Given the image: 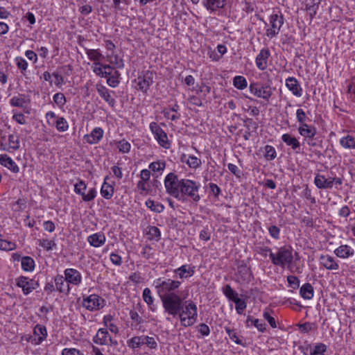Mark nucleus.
Listing matches in <instances>:
<instances>
[{
  "instance_id": "obj_1",
  "label": "nucleus",
  "mask_w": 355,
  "mask_h": 355,
  "mask_svg": "<svg viewBox=\"0 0 355 355\" xmlns=\"http://www.w3.org/2000/svg\"><path fill=\"white\" fill-rule=\"evenodd\" d=\"M166 192L178 200L184 201L190 198L197 202L200 200L199 189L201 187L199 182L187 178L179 179L174 173L167 174L164 180Z\"/></svg>"
},
{
  "instance_id": "obj_2",
  "label": "nucleus",
  "mask_w": 355,
  "mask_h": 355,
  "mask_svg": "<svg viewBox=\"0 0 355 355\" xmlns=\"http://www.w3.org/2000/svg\"><path fill=\"white\" fill-rule=\"evenodd\" d=\"M182 284L180 280L172 279L166 277H159L153 281V286L159 296L164 312L170 307L178 306L182 297L175 291Z\"/></svg>"
},
{
  "instance_id": "obj_3",
  "label": "nucleus",
  "mask_w": 355,
  "mask_h": 355,
  "mask_svg": "<svg viewBox=\"0 0 355 355\" xmlns=\"http://www.w3.org/2000/svg\"><path fill=\"white\" fill-rule=\"evenodd\" d=\"M164 313L167 315L166 320H171V316L178 318L183 327L193 326L198 320V307L196 302L189 300L184 301V298L180 299V303L178 306L170 307Z\"/></svg>"
},
{
  "instance_id": "obj_4",
  "label": "nucleus",
  "mask_w": 355,
  "mask_h": 355,
  "mask_svg": "<svg viewBox=\"0 0 355 355\" xmlns=\"http://www.w3.org/2000/svg\"><path fill=\"white\" fill-rule=\"evenodd\" d=\"M270 260L273 265L285 268L291 265L293 260V248L284 245L277 248V252L270 254Z\"/></svg>"
},
{
  "instance_id": "obj_5",
  "label": "nucleus",
  "mask_w": 355,
  "mask_h": 355,
  "mask_svg": "<svg viewBox=\"0 0 355 355\" xmlns=\"http://www.w3.org/2000/svg\"><path fill=\"white\" fill-rule=\"evenodd\" d=\"M266 35L269 38L276 37L284 25V17L281 12H273L268 18V24H266Z\"/></svg>"
},
{
  "instance_id": "obj_6",
  "label": "nucleus",
  "mask_w": 355,
  "mask_h": 355,
  "mask_svg": "<svg viewBox=\"0 0 355 355\" xmlns=\"http://www.w3.org/2000/svg\"><path fill=\"white\" fill-rule=\"evenodd\" d=\"M127 345L133 350L140 348L142 345H146L150 349H157L158 346L157 342L154 337L146 335L131 338L127 340Z\"/></svg>"
},
{
  "instance_id": "obj_7",
  "label": "nucleus",
  "mask_w": 355,
  "mask_h": 355,
  "mask_svg": "<svg viewBox=\"0 0 355 355\" xmlns=\"http://www.w3.org/2000/svg\"><path fill=\"white\" fill-rule=\"evenodd\" d=\"M151 133L158 144L165 149L171 147V142L166 132L156 122H151L149 125Z\"/></svg>"
},
{
  "instance_id": "obj_8",
  "label": "nucleus",
  "mask_w": 355,
  "mask_h": 355,
  "mask_svg": "<svg viewBox=\"0 0 355 355\" xmlns=\"http://www.w3.org/2000/svg\"><path fill=\"white\" fill-rule=\"evenodd\" d=\"M249 90L251 94L257 98H263L267 101H269L272 95L274 89L269 85H263L259 83H250Z\"/></svg>"
},
{
  "instance_id": "obj_9",
  "label": "nucleus",
  "mask_w": 355,
  "mask_h": 355,
  "mask_svg": "<svg viewBox=\"0 0 355 355\" xmlns=\"http://www.w3.org/2000/svg\"><path fill=\"white\" fill-rule=\"evenodd\" d=\"M45 117L48 125L55 127L58 132H64L69 129V125L67 119L56 115L54 112H46Z\"/></svg>"
},
{
  "instance_id": "obj_10",
  "label": "nucleus",
  "mask_w": 355,
  "mask_h": 355,
  "mask_svg": "<svg viewBox=\"0 0 355 355\" xmlns=\"http://www.w3.org/2000/svg\"><path fill=\"white\" fill-rule=\"evenodd\" d=\"M315 185L320 189H330L334 184L341 185L343 181L340 178H326L324 175L318 173L314 178Z\"/></svg>"
},
{
  "instance_id": "obj_11",
  "label": "nucleus",
  "mask_w": 355,
  "mask_h": 355,
  "mask_svg": "<svg viewBox=\"0 0 355 355\" xmlns=\"http://www.w3.org/2000/svg\"><path fill=\"white\" fill-rule=\"evenodd\" d=\"M87 185L83 180H78V182L74 184V192L82 196V199L85 202H89L94 200L97 194V191L95 188H92L89 190L86 194L85 191Z\"/></svg>"
},
{
  "instance_id": "obj_12",
  "label": "nucleus",
  "mask_w": 355,
  "mask_h": 355,
  "mask_svg": "<svg viewBox=\"0 0 355 355\" xmlns=\"http://www.w3.org/2000/svg\"><path fill=\"white\" fill-rule=\"evenodd\" d=\"M105 300L96 294H92L83 300V306L86 309L93 311L99 310L104 306Z\"/></svg>"
},
{
  "instance_id": "obj_13",
  "label": "nucleus",
  "mask_w": 355,
  "mask_h": 355,
  "mask_svg": "<svg viewBox=\"0 0 355 355\" xmlns=\"http://www.w3.org/2000/svg\"><path fill=\"white\" fill-rule=\"evenodd\" d=\"M16 284L22 289L24 295H28L39 286L37 282L26 277L21 276L16 279Z\"/></svg>"
},
{
  "instance_id": "obj_14",
  "label": "nucleus",
  "mask_w": 355,
  "mask_h": 355,
  "mask_svg": "<svg viewBox=\"0 0 355 355\" xmlns=\"http://www.w3.org/2000/svg\"><path fill=\"white\" fill-rule=\"evenodd\" d=\"M202 3L209 13L218 15L225 8L227 0H202Z\"/></svg>"
},
{
  "instance_id": "obj_15",
  "label": "nucleus",
  "mask_w": 355,
  "mask_h": 355,
  "mask_svg": "<svg viewBox=\"0 0 355 355\" xmlns=\"http://www.w3.org/2000/svg\"><path fill=\"white\" fill-rule=\"evenodd\" d=\"M153 83V73L150 71H146L137 79V84L139 89L144 93H147L150 87Z\"/></svg>"
},
{
  "instance_id": "obj_16",
  "label": "nucleus",
  "mask_w": 355,
  "mask_h": 355,
  "mask_svg": "<svg viewBox=\"0 0 355 355\" xmlns=\"http://www.w3.org/2000/svg\"><path fill=\"white\" fill-rule=\"evenodd\" d=\"M64 276L66 282L69 284L75 286H78L82 283L83 277L81 273L76 269L69 268L64 270Z\"/></svg>"
},
{
  "instance_id": "obj_17",
  "label": "nucleus",
  "mask_w": 355,
  "mask_h": 355,
  "mask_svg": "<svg viewBox=\"0 0 355 355\" xmlns=\"http://www.w3.org/2000/svg\"><path fill=\"white\" fill-rule=\"evenodd\" d=\"M286 88L296 97H301L303 94V89L299 81L295 77H288L285 80Z\"/></svg>"
},
{
  "instance_id": "obj_18",
  "label": "nucleus",
  "mask_w": 355,
  "mask_h": 355,
  "mask_svg": "<svg viewBox=\"0 0 355 355\" xmlns=\"http://www.w3.org/2000/svg\"><path fill=\"white\" fill-rule=\"evenodd\" d=\"M47 337L46 328L42 324H37L33 329V336L31 342L32 344L40 345Z\"/></svg>"
},
{
  "instance_id": "obj_19",
  "label": "nucleus",
  "mask_w": 355,
  "mask_h": 355,
  "mask_svg": "<svg viewBox=\"0 0 355 355\" xmlns=\"http://www.w3.org/2000/svg\"><path fill=\"white\" fill-rule=\"evenodd\" d=\"M270 56V52L268 49L263 48L261 49L255 58V64L257 67L263 71L268 67V59Z\"/></svg>"
},
{
  "instance_id": "obj_20",
  "label": "nucleus",
  "mask_w": 355,
  "mask_h": 355,
  "mask_svg": "<svg viewBox=\"0 0 355 355\" xmlns=\"http://www.w3.org/2000/svg\"><path fill=\"white\" fill-rule=\"evenodd\" d=\"M320 264L329 270L339 269L338 261L329 254H322L319 258Z\"/></svg>"
},
{
  "instance_id": "obj_21",
  "label": "nucleus",
  "mask_w": 355,
  "mask_h": 355,
  "mask_svg": "<svg viewBox=\"0 0 355 355\" xmlns=\"http://www.w3.org/2000/svg\"><path fill=\"white\" fill-rule=\"evenodd\" d=\"M96 91L98 95L111 107L115 105V99L112 96L111 94H114V91L109 90L103 85H96Z\"/></svg>"
},
{
  "instance_id": "obj_22",
  "label": "nucleus",
  "mask_w": 355,
  "mask_h": 355,
  "mask_svg": "<svg viewBox=\"0 0 355 355\" xmlns=\"http://www.w3.org/2000/svg\"><path fill=\"white\" fill-rule=\"evenodd\" d=\"M237 278L239 282H249L252 278V273L250 269L248 266L241 261L238 266Z\"/></svg>"
},
{
  "instance_id": "obj_23",
  "label": "nucleus",
  "mask_w": 355,
  "mask_h": 355,
  "mask_svg": "<svg viewBox=\"0 0 355 355\" xmlns=\"http://www.w3.org/2000/svg\"><path fill=\"white\" fill-rule=\"evenodd\" d=\"M104 131L100 127L94 128L89 134L84 136L85 140L89 144H96L102 139Z\"/></svg>"
},
{
  "instance_id": "obj_24",
  "label": "nucleus",
  "mask_w": 355,
  "mask_h": 355,
  "mask_svg": "<svg viewBox=\"0 0 355 355\" xmlns=\"http://www.w3.org/2000/svg\"><path fill=\"white\" fill-rule=\"evenodd\" d=\"M87 241L94 248H100L106 242V236L102 232L92 234L87 236Z\"/></svg>"
},
{
  "instance_id": "obj_25",
  "label": "nucleus",
  "mask_w": 355,
  "mask_h": 355,
  "mask_svg": "<svg viewBox=\"0 0 355 355\" xmlns=\"http://www.w3.org/2000/svg\"><path fill=\"white\" fill-rule=\"evenodd\" d=\"M297 130L299 134L303 137L304 140H307V139H313L317 133L316 128L307 123L299 125Z\"/></svg>"
},
{
  "instance_id": "obj_26",
  "label": "nucleus",
  "mask_w": 355,
  "mask_h": 355,
  "mask_svg": "<svg viewBox=\"0 0 355 355\" xmlns=\"http://www.w3.org/2000/svg\"><path fill=\"white\" fill-rule=\"evenodd\" d=\"M94 342L98 345H107L112 343V338L105 329H99L93 339Z\"/></svg>"
},
{
  "instance_id": "obj_27",
  "label": "nucleus",
  "mask_w": 355,
  "mask_h": 355,
  "mask_svg": "<svg viewBox=\"0 0 355 355\" xmlns=\"http://www.w3.org/2000/svg\"><path fill=\"white\" fill-rule=\"evenodd\" d=\"M193 268L194 267L191 266L190 265L184 264L175 269L173 272L180 279H187L194 275L195 271Z\"/></svg>"
},
{
  "instance_id": "obj_28",
  "label": "nucleus",
  "mask_w": 355,
  "mask_h": 355,
  "mask_svg": "<svg viewBox=\"0 0 355 355\" xmlns=\"http://www.w3.org/2000/svg\"><path fill=\"white\" fill-rule=\"evenodd\" d=\"M0 164L12 173H17L19 171V168L16 162L6 154L0 155Z\"/></svg>"
},
{
  "instance_id": "obj_29",
  "label": "nucleus",
  "mask_w": 355,
  "mask_h": 355,
  "mask_svg": "<svg viewBox=\"0 0 355 355\" xmlns=\"http://www.w3.org/2000/svg\"><path fill=\"white\" fill-rule=\"evenodd\" d=\"M110 179L109 176H106L104 179V182L101 188V196L107 199H111L114 193V182L110 184L107 180Z\"/></svg>"
},
{
  "instance_id": "obj_30",
  "label": "nucleus",
  "mask_w": 355,
  "mask_h": 355,
  "mask_svg": "<svg viewBox=\"0 0 355 355\" xmlns=\"http://www.w3.org/2000/svg\"><path fill=\"white\" fill-rule=\"evenodd\" d=\"M55 286L57 291L60 293L69 294L71 291V288L66 282L64 276L62 275H57L54 278Z\"/></svg>"
},
{
  "instance_id": "obj_31",
  "label": "nucleus",
  "mask_w": 355,
  "mask_h": 355,
  "mask_svg": "<svg viewBox=\"0 0 355 355\" xmlns=\"http://www.w3.org/2000/svg\"><path fill=\"white\" fill-rule=\"evenodd\" d=\"M334 253L340 259H347L354 254V249L348 245H340L336 248Z\"/></svg>"
},
{
  "instance_id": "obj_32",
  "label": "nucleus",
  "mask_w": 355,
  "mask_h": 355,
  "mask_svg": "<svg viewBox=\"0 0 355 355\" xmlns=\"http://www.w3.org/2000/svg\"><path fill=\"white\" fill-rule=\"evenodd\" d=\"M282 140L294 151L299 153L300 143L297 138L288 133H285L282 135Z\"/></svg>"
},
{
  "instance_id": "obj_33",
  "label": "nucleus",
  "mask_w": 355,
  "mask_h": 355,
  "mask_svg": "<svg viewBox=\"0 0 355 355\" xmlns=\"http://www.w3.org/2000/svg\"><path fill=\"white\" fill-rule=\"evenodd\" d=\"M181 159L193 169H196L202 165L201 159L194 155H183Z\"/></svg>"
},
{
  "instance_id": "obj_34",
  "label": "nucleus",
  "mask_w": 355,
  "mask_h": 355,
  "mask_svg": "<svg viewBox=\"0 0 355 355\" xmlns=\"http://www.w3.org/2000/svg\"><path fill=\"white\" fill-rule=\"evenodd\" d=\"M309 349V355H326L325 353L327 352V347L324 343H318L313 346H310ZM304 355L307 354L304 353Z\"/></svg>"
},
{
  "instance_id": "obj_35",
  "label": "nucleus",
  "mask_w": 355,
  "mask_h": 355,
  "mask_svg": "<svg viewBox=\"0 0 355 355\" xmlns=\"http://www.w3.org/2000/svg\"><path fill=\"white\" fill-rule=\"evenodd\" d=\"M340 145L345 149H355V137L347 135L339 140Z\"/></svg>"
},
{
  "instance_id": "obj_36",
  "label": "nucleus",
  "mask_w": 355,
  "mask_h": 355,
  "mask_svg": "<svg viewBox=\"0 0 355 355\" xmlns=\"http://www.w3.org/2000/svg\"><path fill=\"white\" fill-rule=\"evenodd\" d=\"M144 301L148 304V308L152 311H155L156 306L154 304V297L150 288H146L143 291L142 294Z\"/></svg>"
},
{
  "instance_id": "obj_37",
  "label": "nucleus",
  "mask_w": 355,
  "mask_h": 355,
  "mask_svg": "<svg viewBox=\"0 0 355 355\" xmlns=\"http://www.w3.org/2000/svg\"><path fill=\"white\" fill-rule=\"evenodd\" d=\"M313 288L309 283L303 284L300 289L301 297L305 300H311L313 297Z\"/></svg>"
},
{
  "instance_id": "obj_38",
  "label": "nucleus",
  "mask_w": 355,
  "mask_h": 355,
  "mask_svg": "<svg viewBox=\"0 0 355 355\" xmlns=\"http://www.w3.org/2000/svg\"><path fill=\"white\" fill-rule=\"evenodd\" d=\"M223 293L224 295L230 300L236 303V300L240 297L239 296L238 293L232 289V288L229 284H226L222 288Z\"/></svg>"
},
{
  "instance_id": "obj_39",
  "label": "nucleus",
  "mask_w": 355,
  "mask_h": 355,
  "mask_svg": "<svg viewBox=\"0 0 355 355\" xmlns=\"http://www.w3.org/2000/svg\"><path fill=\"white\" fill-rule=\"evenodd\" d=\"M254 325L260 332H264L266 329V324L259 319H254L252 316H248L246 320V326Z\"/></svg>"
},
{
  "instance_id": "obj_40",
  "label": "nucleus",
  "mask_w": 355,
  "mask_h": 355,
  "mask_svg": "<svg viewBox=\"0 0 355 355\" xmlns=\"http://www.w3.org/2000/svg\"><path fill=\"white\" fill-rule=\"evenodd\" d=\"M21 268L26 272H31L35 268L34 259L28 256L23 257L21 260Z\"/></svg>"
},
{
  "instance_id": "obj_41",
  "label": "nucleus",
  "mask_w": 355,
  "mask_h": 355,
  "mask_svg": "<svg viewBox=\"0 0 355 355\" xmlns=\"http://www.w3.org/2000/svg\"><path fill=\"white\" fill-rule=\"evenodd\" d=\"M145 205L148 209L155 213H162L164 209V206L162 203L155 202L151 199H148Z\"/></svg>"
},
{
  "instance_id": "obj_42",
  "label": "nucleus",
  "mask_w": 355,
  "mask_h": 355,
  "mask_svg": "<svg viewBox=\"0 0 355 355\" xmlns=\"http://www.w3.org/2000/svg\"><path fill=\"white\" fill-rule=\"evenodd\" d=\"M10 104L12 107H25L26 106V101L24 95H18L12 97L10 99Z\"/></svg>"
},
{
  "instance_id": "obj_43",
  "label": "nucleus",
  "mask_w": 355,
  "mask_h": 355,
  "mask_svg": "<svg viewBox=\"0 0 355 355\" xmlns=\"http://www.w3.org/2000/svg\"><path fill=\"white\" fill-rule=\"evenodd\" d=\"M85 53L88 58L94 62H100L101 59L103 58V55L101 53L98 49H86Z\"/></svg>"
},
{
  "instance_id": "obj_44",
  "label": "nucleus",
  "mask_w": 355,
  "mask_h": 355,
  "mask_svg": "<svg viewBox=\"0 0 355 355\" xmlns=\"http://www.w3.org/2000/svg\"><path fill=\"white\" fill-rule=\"evenodd\" d=\"M166 168V162L164 161L157 160L153 162H151L148 165L149 170L152 171L155 173H159L162 174V173L164 171V170Z\"/></svg>"
},
{
  "instance_id": "obj_45",
  "label": "nucleus",
  "mask_w": 355,
  "mask_h": 355,
  "mask_svg": "<svg viewBox=\"0 0 355 355\" xmlns=\"http://www.w3.org/2000/svg\"><path fill=\"white\" fill-rule=\"evenodd\" d=\"M115 145L121 153H128L131 149V144L125 139L115 141Z\"/></svg>"
},
{
  "instance_id": "obj_46",
  "label": "nucleus",
  "mask_w": 355,
  "mask_h": 355,
  "mask_svg": "<svg viewBox=\"0 0 355 355\" xmlns=\"http://www.w3.org/2000/svg\"><path fill=\"white\" fill-rule=\"evenodd\" d=\"M233 85L238 89L243 90L248 86V81L243 76H236L233 78Z\"/></svg>"
},
{
  "instance_id": "obj_47",
  "label": "nucleus",
  "mask_w": 355,
  "mask_h": 355,
  "mask_svg": "<svg viewBox=\"0 0 355 355\" xmlns=\"http://www.w3.org/2000/svg\"><path fill=\"white\" fill-rule=\"evenodd\" d=\"M38 243L40 247L43 248L46 251H51L57 247L54 240L42 239L38 241Z\"/></svg>"
},
{
  "instance_id": "obj_48",
  "label": "nucleus",
  "mask_w": 355,
  "mask_h": 355,
  "mask_svg": "<svg viewBox=\"0 0 355 355\" xmlns=\"http://www.w3.org/2000/svg\"><path fill=\"white\" fill-rule=\"evenodd\" d=\"M147 235L148 239L159 241L161 239V232L159 229L155 226H149L147 228Z\"/></svg>"
},
{
  "instance_id": "obj_49",
  "label": "nucleus",
  "mask_w": 355,
  "mask_h": 355,
  "mask_svg": "<svg viewBox=\"0 0 355 355\" xmlns=\"http://www.w3.org/2000/svg\"><path fill=\"white\" fill-rule=\"evenodd\" d=\"M120 73L118 71H114V73H112L110 76L107 77V83L111 87H116L120 81H119Z\"/></svg>"
},
{
  "instance_id": "obj_50",
  "label": "nucleus",
  "mask_w": 355,
  "mask_h": 355,
  "mask_svg": "<svg viewBox=\"0 0 355 355\" xmlns=\"http://www.w3.org/2000/svg\"><path fill=\"white\" fill-rule=\"evenodd\" d=\"M93 72L98 76L103 78V69H109L110 64H103L101 62H94Z\"/></svg>"
},
{
  "instance_id": "obj_51",
  "label": "nucleus",
  "mask_w": 355,
  "mask_h": 355,
  "mask_svg": "<svg viewBox=\"0 0 355 355\" xmlns=\"http://www.w3.org/2000/svg\"><path fill=\"white\" fill-rule=\"evenodd\" d=\"M16 248L17 245L15 243L3 239L0 234V250L11 251Z\"/></svg>"
},
{
  "instance_id": "obj_52",
  "label": "nucleus",
  "mask_w": 355,
  "mask_h": 355,
  "mask_svg": "<svg viewBox=\"0 0 355 355\" xmlns=\"http://www.w3.org/2000/svg\"><path fill=\"white\" fill-rule=\"evenodd\" d=\"M225 331L229 336L230 338L237 345L245 346V343L243 339L240 338L239 335L235 332L234 330L231 329L229 327H225Z\"/></svg>"
},
{
  "instance_id": "obj_53",
  "label": "nucleus",
  "mask_w": 355,
  "mask_h": 355,
  "mask_svg": "<svg viewBox=\"0 0 355 355\" xmlns=\"http://www.w3.org/2000/svg\"><path fill=\"white\" fill-rule=\"evenodd\" d=\"M15 62L18 69L20 70V72L23 74H26V71L28 69V64L27 61L23 58L22 57H17L15 59Z\"/></svg>"
},
{
  "instance_id": "obj_54",
  "label": "nucleus",
  "mask_w": 355,
  "mask_h": 355,
  "mask_svg": "<svg viewBox=\"0 0 355 355\" xmlns=\"http://www.w3.org/2000/svg\"><path fill=\"white\" fill-rule=\"evenodd\" d=\"M318 1L315 2V0H307L306 3V10L309 11L310 15L311 17H313L316 15L318 9V3L319 0H317Z\"/></svg>"
},
{
  "instance_id": "obj_55",
  "label": "nucleus",
  "mask_w": 355,
  "mask_h": 355,
  "mask_svg": "<svg viewBox=\"0 0 355 355\" xmlns=\"http://www.w3.org/2000/svg\"><path fill=\"white\" fill-rule=\"evenodd\" d=\"M264 150H265L264 157L267 160L271 161V160H273L274 159H275V157H277V152H276L275 148L273 146H272L270 145H266L264 147Z\"/></svg>"
},
{
  "instance_id": "obj_56",
  "label": "nucleus",
  "mask_w": 355,
  "mask_h": 355,
  "mask_svg": "<svg viewBox=\"0 0 355 355\" xmlns=\"http://www.w3.org/2000/svg\"><path fill=\"white\" fill-rule=\"evenodd\" d=\"M108 61L117 69H121L124 68L125 64L123 60L119 58L118 55L108 56Z\"/></svg>"
},
{
  "instance_id": "obj_57",
  "label": "nucleus",
  "mask_w": 355,
  "mask_h": 355,
  "mask_svg": "<svg viewBox=\"0 0 355 355\" xmlns=\"http://www.w3.org/2000/svg\"><path fill=\"white\" fill-rule=\"evenodd\" d=\"M130 318L132 321V325H134L135 328L144 322V320L135 310H131L130 311Z\"/></svg>"
},
{
  "instance_id": "obj_58",
  "label": "nucleus",
  "mask_w": 355,
  "mask_h": 355,
  "mask_svg": "<svg viewBox=\"0 0 355 355\" xmlns=\"http://www.w3.org/2000/svg\"><path fill=\"white\" fill-rule=\"evenodd\" d=\"M53 102L60 107L62 108L65 105L67 100L64 95L62 93L58 92L53 96Z\"/></svg>"
},
{
  "instance_id": "obj_59",
  "label": "nucleus",
  "mask_w": 355,
  "mask_h": 355,
  "mask_svg": "<svg viewBox=\"0 0 355 355\" xmlns=\"http://www.w3.org/2000/svg\"><path fill=\"white\" fill-rule=\"evenodd\" d=\"M9 148L15 150L19 148V137L16 135H10L8 137Z\"/></svg>"
},
{
  "instance_id": "obj_60",
  "label": "nucleus",
  "mask_w": 355,
  "mask_h": 355,
  "mask_svg": "<svg viewBox=\"0 0 355 355\" xmlns=\"http://www.w3.org/2000/svg\"><path fill=\"white\" fill-rule=\"evenodd\" d=\"M268 230L270 236L272 239H274L275 240H279L280 239L281 230H280L279 227H278L277 226H276L275 225H270L268 227Z\"/></svg>"
},
{
  "instance_id": "obj_61",
  "label": "nucleus",
  "mask_w": 355,
  "mask_h": 355,
  "mask_svg": "<svg viewBox=\"0 0 355 355\" xmlns=\"http://www.w3.org/2000/svg\"><path fill=\"white\" fill-rule=\"evenodd\" d=\"M61 355H85V354L75 347H66L62 350Z\"/></svg>"
},
{
  "instance_id": "obj_62",
  "label": "nucleus",
  "mask_w": 355,
  "mask_h": 355,
  "mask_svg": "<svg viewBox=\"0 0 355 355\" xmlns=\"http://www.w3.org/2000/svg\"><path fill=\"white\" fill-rule=\"evenodd\" d=\"M247 307V303L245 300L241 297L236 300L235 303V309L238 314H243L244 310Z\"/></svg>"
},
{
  "instance_id": "obj_63",
  "label": "nucleus",
  "mask_w": 355,
  "mask_h": 355,
  "mask_svg": "<svg viewBox=\"0 0 355 355\" xmlns=\"http://www.w3.org/2000/svg\"><path fill=\"white\" fill-rule=\"evenodd\" d=\"M263 317L266 320L268 321L272 328H276L277 327L275 319L270 315L268 309L263 311Z\"/></svg>"
},
{
  "instance_id": "obj_64",
  "label": "nucleus",
  "mask_w": 355,
  "mask_h": 355,
  "mask_svg": "<svg viewBox=\"0 0 355 355\" xmlns=\"http://www.w3.org/2000/svg\"><path fill=\"white\" fill-rule=\"evenodd\" d=\"M296 119H297V121L299 123V125L306 123V120L307 119V116L306 115V113L304 112V111L302 109L300 108V109L297 110Z\"/></svg>"
}]
</instances>
